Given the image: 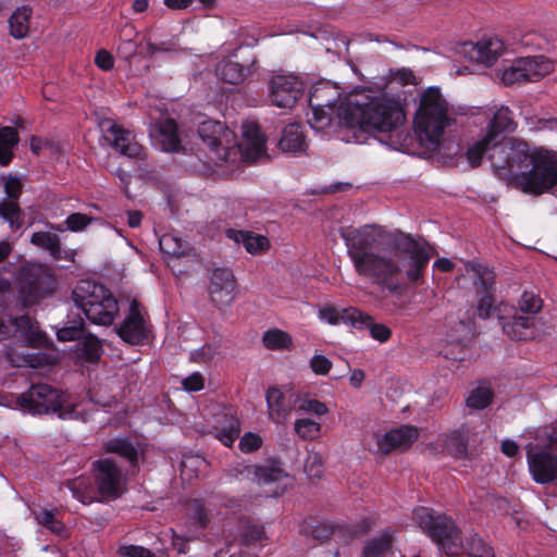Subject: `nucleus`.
<instances>
[{"instance_id":"nucleus-1","label":"nucleus","mask_w":557,"mask_h":557,"mask_svg":"<svg viewBox=\"0 0 557 557\" xmlns=\"http://www.w3.org/2000/svg\"><path fill=\"white\" fill-rule=\"evenodd\" d=\"M339 233L356 273L382 292L403 296L409 284L424 283L432 255L411 234L374 224L343 227Z\"/></svg>"},{"instance_id":"nucleus-2","label":"nucleus","mask_w":557,"mask_h":557,"mask_svg":"<svg viewBox=\"0 0 557 557\" xmlns=\"http://www.w3.org/2000/svg\"><path fill=\"white\" fill-rule=\"evenodd\" d=\"M342 119L349 128L362 133H391L405 122V112L399 102L361 91L348 99Z\"/></svg>"},{"instance_id":"nucleus-3","label":"nucleus","mask_w":557,"mask_h":557,"mask_svg":"<svg viewBox=\"0 0 557 557\" xmlns=\"http://www.w3.org/2000/svg\"><path fill=\"white\" fill-rule=\"evenodd\" d=\"M455 123L448 114V102L438 87H429L420 98L413 125L422 146L429 150L438 149L444 132Z\"/></svg>"},{"instance_id":"nucleus-4","label":"nucleus","mask_w":557,"mask_h":557,"mask_svg":"<svg viewBox=\"0 0 557 557\" xmlns=\"http://www.w3.org/2000/svg\"><path fill=\"white\" fill-rule=\"evenodd\" d=\"M72 298L92 324L109 326L120 312L112 292L92 280H79Z\"/></svg>"},{"instance_id":"nucleus-5","label":"nucleus","mask_w":557,"mask_h":557,"mask_svg":"<svg viewBox=\"0 0 557 557\" xmlns=\"http://www.w3.org/2000/svg\"><path fill=\"white\" fill-rule=\"evenodd\" d=\"M411 520L447 555H458L461 552V530L450 516L428 506H416Z\"/></svg>"},{"instance_id":"nucleus-6","label":"nucleus","mask_w":557,"mask_h":557,"mask_svg":"<svg viewBox=\"0 0 557 557\" xmlns=\"http://www.w3.org/2000/svg\"><path fill=\"white\" fill-rule=\"evenodd\" d=\"M512 183L527 195L549 193L557 186V153L542 147L534 148L530 169L513 175Z\"/></svg>"},{"instance_id":"nucleus-7","label":"nucleus","mask_w":557,"mask_h":557,"mask_svg":"<svg viewBox=\"0 0 557 557\" xmlns=\"http://www.w3.org/2000/svg\"><path fill=\"white\" fill-rule=\"evenodd\" d=\"M17 404L33 414L55 413L62 420L76 416L75 406L69 403L67 395L45 383L33 384L17 397Z\"/></svg>"},{"instance_id":"nucleus-8","label":"nucleus","mask_w":557,"mask_h":557,"mask_svg":"<svg viewBox=\"0 0 557 557\" xmlns=\"http://www.w3.org/2000/svg\"><path fill=\"white\" fill-rule=\"evenodd\" d=\"M17 299L24 307H32L55 290V278L52 271L45 264L26 263L18 269L16 275Z\"/></svg>"},{"instance_id":"nucleus-9","label":"nucleus","mask_w":557,"mask_h":557,"mask_svg":"<svg viewBox=\"0 0 557 557\" xmlns=\"http://www.w3.org/2000/svg\"><path fill=\"white\" fill-rule=\"evenodd\" d=\"M370 528L371 525L366 519L354 525L322 521L315 524L305 522L301 525L300 532L321 542L329 541L331 539L336 542H347L367 534Z\"/></svg>"},{"instance_id":"nucleus-10","label":"nucleus","mask_w":557,"mask_h":557,"mask_svg":"<svg viewBox=\"0 0 557 557\" xmlns=\"http://www.w3.org/2000/svg\"><path fill=\"white\" fill-rule=\"evenodd\" d=\"M496 153L490 154L492 165L499 170H507L509 173L516 175L515 171H524L528 169L533 159L534 148L531 149L525 141H517L513 139L498 143Z\"/></svg>"},{"instance_id":"nucleus-11","label":"nucleus","mask_w":557,"mask_h":557,"mask_svg":"<svg viewBox=\"0 0 557 557\" xmlns=\"http://www.w3.org/2000/svg\"><path fill=\"white\" fill-rule=\"evenodd\" d=\"M94 481L99 495L104 499H116L124 491V475L111 458H100L91 463Z\"/></svg>"},{"instance_id":"nucleus-12","label":"nucleus","mask_w":557,"mask_h":557,"mask_svg":"<svg viewBox=\"0 0 557 557\" xmlns=\"http://www.w3.org/2000/svg\"><path fill=\"white\" fill-rule=\"evenodd\" d=\"M16 334L32 347H39L46 341V334L28 314L21 317L0 315V341Z\"/></svg>"},{"instance_id":"nucleus-13","label":"nucleus","mask_w":557,"mask_h":557,"mask_svg":"<svg viewBox=\"0 0 557 557\" xmlns=\"http://www.w3.org/2000/svg\"><path fill=\"white\" fill-rule=\"evenodd\" d=\"M149 333L148 321L141 312V304L133 299L124 320L116 327V334L123 342L138 346L148 341Z\"/></svg>"},{"instance_id":"nucleus-14","label":"nucleus","mask_w":557,"mask_h":557,"mask_svg":"<svg viewBox=\"0 0 557 557\" xmlns=\"http://www.w3.org/2000/svg\"><path fill=\"white\" fill-rule=\"evenodd\" d=\"M269 89L274 106L293 108L302 97L305 84L295 75H275L270 81Z\"/></svg>"},{"instance_id":"nucleus-15","label":"nucleus","mask_w":557,"mask_h":557,"mask_svg":"<svg viewBox=\"0 0 557 557\" xmlns=\"http://www.w3.org/2000/svg\"><path fill=\"white\" fill-rule=\"evenodd\" d=\"M198 134L203 144L223 159L227 158V150L235 143V134L220 121H203Z\"/></svg>"},{"instance_id":"nucleus-16","label":"nucleus","mask_w":557,"mask_h":557,"mask_svg":"<svg viewBox=\"0 0 557 557\" xmlns=\"http://www.w3.org/2000/svg\"><path fill=\"white\" fill-rule=\"evenodd\" d=\"M527 461L532 480L537 484L557 482V455L546 449L527 453Z\"/></svg>"},{"instance_id":"nucleus-17","label":"nucleus","mask_w":557,"mask_h":557,"mask_svg":"<svg viewBox=\"0 0 557 557\" xmlns=\"http://www.w3.org/2000/svg\"><path fill=\"white\" fill-rule=\"evenodd\" d=\"M99 127L104 139L121 154L128 158H136L140 154L141 147L137 143H133L132 133L115 121L103 119L99 123Z\"/></svg>"},{"instance_id":"nucleus-18","label":"nucleus","mask_w":557,"mask_h":557,"mask_svg":"<svg viewBox=\"0 0 557 557\" xmlns=\"http://www.w3.org/2000/svg\"><path fill=\"white\" fill-rule=\"evenodd\" d=\"M236 282L232 270L218 268L212 272L209 293L211 301L220 309L227 308L235 299Z\"/></svg>"},{"instance_id":"nucleus-19","label":"nucleus","mask_w":557,"mask_h":557,"mask_svg":"<svg viewBox=\"0 0 557 557\" xmlns=\"http://www.w3.org/2000/svg\"><path fill=\"white\" fill-rule=\"evenodd\" d=\"M495 280L492 273L482 274L479 276V283L476 288L478 296V315L481 319H488L492 313H495L499 320H504L505 312L509 307L503 302L495 306Z\"/></svg>"},{"instance_id":"nucleus-20","label":"nucleus","mask_w":557,"mask_h":557,"mask_svg":"<svg viewBox=\"0 0 557 557\" xmlns=\"http://www.w3.org/2000/svg\"><path fill=\"white\" fill-rule=\"evenodd\" d=\"M418 436L419 432L416 426L400 425L377 437V449L383 455H388L396 449H407Z\"/></svg>"},{"instance_id":"nucleus-21","label":"nucleus","mask_w":557,"mask_h":557,"mask_svg":"<svg viewBox=\"0 0 557 557\" xmlns=\"http://www.w3.org/2000/svg\"><path fill=\"white\" fill-rule=\"evenodd\" d=\"M346 319L350 325L357 330H368L370 336L380 342L386 343L392 337V330L383 324L376 323L372 315L361 310H350L346 312Z\"/></svg>"},{"instance_id":"nucleus-22","label":"nucleus","mask_w":557,"mask_h":557,"mask_svg":"<svg viewBox=\"0 0 557 557\" xmlns=\"http://www.w3.org/2000/svg\"><path fill=\"white\" fill-rule=\"evenodd\" d=\"M509 312L513 314L503 320V331L513 341H527L533 337L535 318L530 315H521L517 313L515 307H509Z\"/></svg>"},{"instance_id":"nucleus-23","label":"nucleus","mask_w":557,"mask_h":557,"mask_svg":"<svg viewBox=\"0 0 557 557\" xmlns=\"http://www.w3.org/2000/svg\"><path fill=\"white\" fill-rule=\"evenodd\" d=\"M103 354L101 341L92 333H87L76 342L72 357L78 363L96 364Z\"/></svg>"},{"instance_id":"nucleus-24","label":"nucleus","mask_w":557,"mask_h":557,"mask_svg":"<svg viewBox=\"0 0 557 557\" xmlns=\"http://www.w3.org/2000/svg\"><path fill=\"white\" fill-rule=\"evenodd\" d=\"M470 47V58L487 66L493 65L505 50L504 42L498 38H485L476 44H465ZM468 52V50H466Z\"/></svg>"},{"instance_id":"nucleus-25","label":"nucleus","mask_w":557,"mask_h":557,"mask_svg":"<svg viewBox=\"0 0 557 557\" xmlns=\"http://www.w3.org/2000/svg\"><path fill=\"white\" fill-rule=\"evenodd\" d=\"M102 448L104 453L116 455L127 461L133 472L139 470L140 454L136 445L128 437L116 436L109 438L103 443Z\"/></svg>"},{"instance_id":"nucleus-26","label":"nucleus","mask_w":557,"mask_h":557,"mask_svg":"<svg viewBox=\"0 0 557 557\" xmlns=\"http://www.w3.org/2000/svg\"><path fill=\"white\" fill-rule=\"evenodd\" d=\"M517 123L513 120V112L506 106H502L496 110L493 117L488 122L485 136L495 143H504L498 138L504 134L513 133Z\"/></svg>"},{"instance_id":"nucleus-27","label":"nucleus","mask_w":557,"mask_h":557,"mask_svg":"<svg viewBox=\"0 0 557 557\" xmlns=\"http://www.w3.org/2000/svg\"><path fill=\"white\" fill-rule=\"evenodd\" d=\"M225 235L236 244H242L246 251L251 255L262 253L270 247V242L265 236L251 231L228 228L225 231Z\"/></svg>"},{"instance_id":"nucleus-28","label":"nucleus","mask_w":557,"mask_h":557,"mask_svg":"<svg viewBox=\"0 0 557 557\" xmlns=\"http://www.w3.org/2000/svg\"><path fill=\"white\" fill-rule=\"evenodd\" d=\"M245 139V154L253 160L258 159L265 150V137L260 126L255 122H247L243 125Z\"/></svg>"},{"instance_id":"nucleus-29","label":"nucleus","mask_w":557,"mask_h":557,"mask_svg":"<svg viewBox=\"0 0 557 557\" xmlns=\"http://www.w3.org/2000/svg\"><path fill=\"white\" fill-rule=\"evenodd\" d=\"M278 147L284 152L297 153L305 151L307 141L301 125L298 123L287 124L282 131Z\"/></svg>"},{"instance_id":"nucleus-30","label":"nucleus","mask_w":557,"mask_h":557,"mask_svg":"<svg viewBox=\"0 0 557 557\" xmlns=\"http://www.w3.org/2000/svg\"><path fill=\"white\" fill-rule=\"evenodd\" d=\"M265 400L271 419L281 422L286 419L293 409L292 403L285 394L276 386L269 387L265 394Z\"/></svg>"},{"instance_id":"nucleus-31","label":"nucleus","mask_w":557,"mask_h":557,"mask_svg":"<svg viewBox=\"0 0 557 557\" xmlns=\"http://www.w3.org/2000/svg\"><path fill=\"white\" fill-rule=\"evenodd\" d=\"M286 478H288V473L284 463L277 458H268L262 465H258L257 483L260 485L281 482Z\"/></svg>"},{"instance_id":"nucleus-32","label":"nucleus","mask_w":557,"mask_h":557,"mask_svg":"<svg viewBox=\"0 0 557 557\" xmlns=\"http://www.w3.org/2000/svg\"><path fill=\"white\" fill-rule=\"evenodd\" d=\"M215 437L226 447H232L240 433L239 420L232 416L224 413L219 424L214 428Z\"/></svg>"},{"instance_id":"nucleus-33","label":"nucleus","mask_w":557,"mask_h":557,"mask_svg":"<svg viewBox=\"0 0 557 557\" xmlns=\"http://www.w3.org/2000/svg\"><path fill=\"white\" fill-rule=\"evenodd\" d=\"M250 73L249 67L232 59H224L216 65V75L225 83L237 85Z\"/></svg>"},{"instance_id":"nucleus-34","label":"nucleus","mask_w":557,"mask_h":557,"mask_svg":"<svg viewBox=\"0 0 557 557\" xmlns=\"http://www.w3.org/2000/svg\"><path fill=\"white\" fill-rule=\"evenodd\" d=\"M520 64H522L523 73H525L527 83L539 82L552 70V63L543 55L521 58Z\"/></svg>"},{"instance_id":"nucleus-35","label":"nucleus","mask_w":557,"mask_h":557,"mask_svg":"<svg viewBox=\"0 0 557 557\" xmlns=\"http://www.w3.org/2000/svg\"><path fill=\"white\" fill-rule=\"evenodd\" d=\"M339 94L329 84H319L312 88L309 96V106L333 110L338 101Z\"/></svg>"},{"instance_id":"nucleus-36","label":"nucleus","mask_w":557,"mask_h":557,"mask_svg":"<svg viewBox=\"0 0 557 557\" xmlns=\"http://www.w3.org/2000/svg\"><path fill=\"white\" fill-rule=\"evenodd\" d=\"M20 143L17 131L12 126L0 127V165L8 166L14 157V148Z\"/></svg>"},{"instance_id":"nucleus-37","label":"nucleus","mask_w":557,"mask_h":557,"mask_svg":"<svg viewBox=\"0 0 557 557\" xmlns=\"http://www.w3.org/2000/svg\"><path fill=\"white\" fill-rule=\"evenodd\" d=\"M160 143L166 152H175L181 148L178 126L173 119H165L159 124Z\"/></svg>"},{"instance_id":"nucleus-38","label":"nucleus","mask_w":557,"mask_h":557,"mask_svg":"<svg viewBox=\"0 0 557 557\" xmlns=\"http://www.w3.org/2000/svg\"><path fill=\"white\" fill-rule=\"evenodd\" d=\"M469 435L470 431L465 425L450 433L445 442L449 455L458 459L466 458L468 456Z\"/></svg>"},{"instance_id":"nucleus-39","label":"nucleus","mask_w":557,"mask_h":557,"mask_svg":"<svg viewBox=\"0 0 557 557\" xmlns=\"http://www.w3.org/2000/svg\"><path fill=\"white\" fill-rule=\"evenodd\" d=\"M496 147H498V143L492 141L486 136L471 145L466 153L471 166H479L482 162L483 157H487L490 159L491 153L497 154Z\"/></svg>"},{"instance_id":"nucleus-40","label":"nucleus","mask_w":557,"mask_h":557,"mask_svg":"<svg viewBox=\"0 0 557 557\" xmlns=\"http://www.w3.org/2000/svg\"><path fill=\"white\" fill-rule=\"evenodd\" d=\"M86 323L81 315L67 319L64 325L57 330L59 342H77L86 335Z\"/></svg>"},{"instance_id":"nucleus-41","label":"nucleus","mask_w":557,"mask_h":557,"mask_svg":"<svg viewBox=\"0 0 557 557\" xmlns=\"http://www.w3.org/2000/svg\"><path fill=\"white\" fill-rule=\"evenodd\" d=\"M30 243L34 246H37L44 250L49 251V253L55 259H61V243L60 238L57 234L50 232H35L30 237Z\"/></svg>"},{"instance_id":"nucleus-42","label":"nucleus","mask_w":557,"mask_h":557,"mask_svg":"<svg viewBox=\"0 0 557 557\" xmlns=\"http://www.w3.org/2000/svg\"><path fill=\"white\" fill-rule=\"evenodd\" d=\"M32 10L27 7L16 9L9 18L10 34L16 38H24L29 30Z\"/></svg>"},{"instance_id":"nucleus-43","label":"nucleus","mask_w":557,"mask_h":557,"mask_svg":"<svg viewBox=\"0 0 557 557\" xmlns=\"http://www.w3.org/2000/svg\"><path fill=\"white\" fill-rule=\"evenodd\" d=\"M0 218L8 222L10 227L14 231L23 226V212L18 201L14 200H0Z\"/></svg>"},{"instance_id":"nucleus-44","label":"nucleus","mask_w":557,"mask_h":557,"mask_svg":"<svg viewBox=\"0 0 557 557\" xmlns=\"http://www.w3.org/2000/svg\"><path fill=\"white\" fill-rule=\"evenodd\" d=\"M262 342L265 348L270 350H290L293 348L292 336L278 329L264 332Z\"/></svg>"},{"instance_id":"nucleus-45","label":"nucleus","mask_w":557,"mask_h":557,"mask_svg":"<svg viewBox=\"0 0 557 557\" xmlns=\"http://www.w3.org/2000/svg\"><path fill=\"white\" fill-rule=\"evenodd\" d=\"M265 540V532L262 525L250 520H246L242 524L239 533V543L242 547H249Z\"/></svg>"},{"instance_id":"nucleus-46","label":"nucleus","mask_w":557,"mask_h":557,"mask_svg":"<svg viewBox=\"0 0 557 557\" xmlns=\"http://www.w3.org/2000/svg\"><path fill=\"white\" fill-rule=\"evenodd\" d=\"M189 518L199 529H206L210 522L208 510L201 499H190L186 505Z\"/></svg>"},{"instance_id":"nucleus-47","label":"nucleus","mask_w":557,"mask_h":557,"mask_svg":"<svg viewBox=\"0 0 557 557\" xmlns=\"http://www.w3.org/2000/svg\"><path fill=\"white\" fill-rule=\"evenodd\" d=\"M393 539L389 534H382L370 540L363 548V557H381L392 548Z\"/></svg>"},{"instance_id":"nucleus-48","label":"nucleus","mask_w":557,"mask_h":557,"mask_svg":"<svg viewBox=\"0 0 557 557\" xmlns=\"http://www.w3.org/2000/svg\"><path fill=\"white\" fill-rule=\"evenodd\" d=\"M494 394L490 387L479 386L471 391L466 399V404L472 409H484L493 400Z\"/></svg>"},{"instance_id":"nucleus-49","label":"nucleus","mask_w":557,"mask_h":557,"mask_svg":"<svg viewBox=\"0 0 557 557\" xmlns=\"http://www.w3.org/2000/svg\"><path fill=\"white\" fill-rule=\"evenodd\" d=\"M160 250L169 256L181 257L185 253L186 243L171 234H163L159 238Z\"/></svg>"},{"instance_id":"nucleus-50","label":"nucleus","mask_w":557,"mask_h":557,"mask_svg":"<svg viewBox=\"0 0 557 557\" xmlns=\"http://www.w3.org/2000/svg\"><path fill=\"white\" fill-rule=\"evenodd\" d=\"M294 429L300 438L312 441L319 436L321 424L312 419L304 418L295 421Z\"/></svg>"},{"instance_id":"nucleus-51","label":"nucleus","mask_w":557,"mask_h":557,"mask_svg":"<svg viewBox=\"0 0 557 557\" xmlns=\"http://www.w3.org/2000/svg\"><path fill=\"white\" fill-rule=\"evenodd\" d=\"M121 44L117 47V52L121 57L128 60L137 53V44L134 40L135 30L132 26H124L121 30Z\"/></svg>"},{"instance_id":"nucleus-52","label":"nucleus","mask_w":557,"mask_h":557,"mask_svg":"<svg viewBox=\"0 0 557 557\" xmlns=\"http://www.w3.org/2000/svg\"><path fill=\"white\" fill-rule=\"evenodd\" d=\"M350 310H358L357 308L349 307L343 310L337 309L334 306H325L319 310L320 319L326 321L329 324L336 325L344 323L350 325V321L346 319V312Z\"/></svg>"},{"instance_id":"nucleus-53","label":"nucleus","mask_w":557,"mask_h":557,"mask_svg":"<svg viewBox=\"0 0 557 557\" xmlns=\"http://www.w3.org/2000/svg\"><path fill=\"white\" fill-rule=\"evenodd\" d=\"M518 305L522 313L534 317V314L541 311L543 307V300L533 292L525 290L522 293Z\"/></svg>"},{"instance_id":"nucleus-54","label":"nucleus","mask_w":557,"mask_h":557,"mask_svg":"<svg viewBox=\"0 0 557 557\" xmlns=\"http://www.w3.org/2000/svg\"><path fill=\"white\" fill-rule=\"evenodd\" d=\"M230 476L235 480H249L257 482L258 465H249L244 461L236 462L228 471Z\"/></svg>"},{"instance_id":"nucleus-55","label":"nucleus","mask_w":557,"mask_h":557,"mask_svg":"<svg viewBox=\"0 0 557 557\" xmlns=\"http://www.w3.org/2000/svg\"><path fill=\"white\" fill-rule=\"evenodd\" d=\"M470 557H495L494 549L483 541L479 534H474L467 543Z\"/></svg>"},{"instance_id":"nucleus-56","label":"nucleus","mask_w":557,"mask_h":557,"mask_svg":"<svg viewBox=\"0 0 557 557\" xmlns=\"http://www.w3.org/2000/svg\"><path fill=\"white\" fill-rule=\"evenodd\" d=\"M312 111V116L308 119V123L315 132H322L331 124V114L326 111L327 108H315L309 106Z\"/></svg>"},{"instance_id":"nucleus-57","label":"nucleus","mask_w":557,"mask_h":557,"mask_svg":"<svg viewBox=\"0 0 557 557\" xmlns=\"http://www.w3.org/2000/svg\"><path fill=\"white\" fill-rule=\"evenodd\" d=\"M524 75L525 73L522 71V64H520V59H518L513 61L508 69L504 70L502 81L507 86L527 83Z\"/></svg>"},{"instance_id":"nucleus-58","label":"nucleus","mask_w":557,"mask_h":557,"mask_svg":"<svg viewBox=\"0 0 557 557\" xmlns=\"http://www.w3.org/2000/svg\"><path fill=\"white\" fill-rule=\"evenodd\" d=\"M73 496L81 503L87 505L94 500L91 491L85 488V481L81 478L74 479L67 483Z\"/></svg>"},{"instance_id":"nucleus-59","label":"nucleus","mask_w":557,"mask_h":557,"mask_svg":"<svg viewBox=\"0 0 557 557\" xmlns=\"http://www.w3.org/2000/svg\"><path fill=\"white\" fill-rule=\"evenodd\" d=\"M262 443V437L259 434L247 432L239 440L238 448L244 454H251L261 448Z\"/></svg>"},{"instance_id":"nucleus-60","label":"nucleus","mask_w":557,"mask_h":557,"mask_svg":"<svg viewBox=\"0 0 557 557\" xmlns=\"http://www.w3.org/2000/svg\"><path fill=\"white\" fill-rule=\"evenodd\" d=\"M37 520L42 527L57 534H61L65 529L64 524L50 510H41L37 515Z\"/></svg>"},{"instance_id":"nucleus-61","label":"nucleus","mask_w":557,"mask_h":557,"mask_svg":"<svg viewBox=\"0 0 557 557\" xmlns=\"http://www.w3.org/2000/svg\"><path fill=\"white\" fill-rule=\"evenodd\" d=\"M4 193L7 195V200L18 201L20 197L23 194V183L17 176L8 175L4 177Z\"/></svg>"},{"instance_id":"nucleus-62","label":"nucleus","mask_w":557,"mask_h":557,"mask_svg":"<svg viewBox=\"0 0 557 557\" xmlns=\"http://www.w3.org/2000/svg\"><path fill=\"white\" fill-rule=\"evenodd\" d=\"M90 222L91 219L87 214L81 212L71 213L65 220L66 228L72 232L83 231L88 224H90Z\"/></svg>"},{"instance_id":"nucleus-63","label":"nucleus","mask_w":557,"mask_h":557,"mask_svg":"<svg viewBox=\"0 0 557 557\" xmlns=\"http://www.w3.org/2000/svg\"><path fill=\"white\" fill-rule=\"evenodd\" d=\"M310 369L317 375H326L332 369V361L324 355H314L310 359Z\"/></svg>"},{"instance_id":"nucleus-64","label":"nucleus","mask_w":557,"mask_h":557,"mask_svg":"<svg viewBox=\"0 0 557 557\" xmlns=\"http://www.w3.org/2000/svg\"><path fill=\"white\" fill-rule=\"evenodd\" d=\"M117 555L120 557H156L150 549L138 545H123L119 547Z\"/></svg>"}]
</instances>
